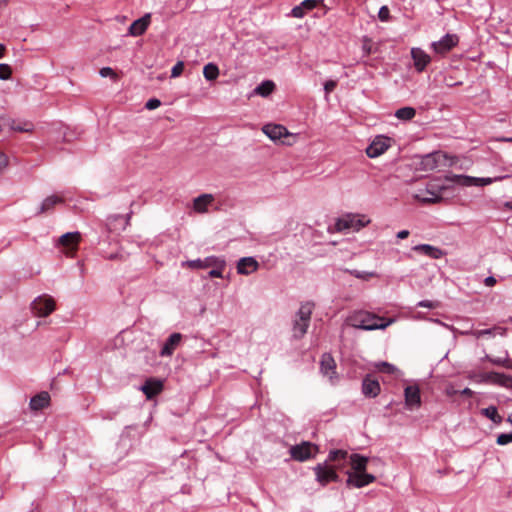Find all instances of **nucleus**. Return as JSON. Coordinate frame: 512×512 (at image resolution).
<instances>
[{
  "label": "nucleus",
  "mask_w": 512,
  "mask_h": 512,
  "mask_svg": "<svg viewBox=\"0 0 512 512\" xmlns=\"http://www.w3.org/2000/svg\"><path fill=\"white\" fill-rule=\"evenodd\" d=\"M394 321L395 320L393 318L385 319L384 317L378 316L368 311H356L346 320L349 326L365 331H373L378 329L384 330L392 323H394Z\"/></svg>",
  "instance_id": "nucleus-1"
},
{
  "label": "nucleus",
  "mask_w": 512,
  "mask_h": 512,
  "mask_svg": "<svg viewBox=\"0 0 512 512\" xmlns=\"http://www.w3.org/2000/svg\"><path fill=\"white\" fill-rule=\"evenodd\" d=\"M314 308L315 304L311 301L301 303L292 323L293 338L302 339L307 333Z\"/></svg>",
  "instance_id": "nucleus-2"
},
{
  "label": "nucleus",
  "mask_w": 512,
  "mask_h": 512,
  "mask_svg": "<svg viewBox=\"0 0 512 512\" xmlns=\"http://www.w3.org/2000/svg\"><path fill=\"white\" fill-rule=\"evenodd\" d=\"M370 219L363 214L348 213L339 217L335 223V228L338 232L342 231H359L361 228L367 226Z\"/></svg>",
  "instance_id": "nucleus-3"
},
{
  "label": "nucleus",
  "mask_w": 512,
  "mask_h": 512,
  "mask_svg": "<svg viewBox=\"0 0 512 512\" xmlns=\"http://www.w3.org/2000/svg\"><path fill=\"white\" fill-rule=\"evenodd\" d=\"M289 452L292 459L299 462H304L314 458L318 452V448L311 442L303 441L300 444L291 446Z\"/></svg>",
  "instance_id": "nucleus-4"
},
{
  "label": "nucleus",
  "mask_w": 512,
  "mask_h": 512,
  "mask_svg": "<svg viewBox=\"0 0 512 512\" xmlns=\"http://www.w3.org/2000/svg\"><path fill=\"white\" fill-rule=\"evenodd\" d=\"M182 266L188 267L190 269H206L209 267H220L225 268L226 267V260L224 257L221 256H208L204 259H194V260H187L182 263Z\"/></svg>",
  "instance_id": "nucleus-5"
},
{
  "label": "nucleus",
  "mask_w": 512,
  "mask_h": 512,
  "mask_svg": "<svg viewBox=\"0 0 512 512\" xmlns=\"http://www.w3.org/2000/svg\"><path fill=\"white\" fill-rule=\"evenodd\" d=\"M31 309L36 316L45 317L55 310V301L51 296L43 294L33 300Z\"/></svg>",
  "instance_id": "nucleus-6"
},
{
  "label": "nucleus",
  "mask_w": 512,
  "mask_h": 512,
  "mask_svg": "<svg viewBox=\"0 0 512 512\" xmlns=\"http://www.w3.org/2000/svg\"><path fill=\"white\" fill-rule=\"evenodd\" d=\"M316 480L321 485H326L329 482H334L338 480V475L336 473L335 467L331 466L327 463V461H324L323 463L317 464L313 468Z\"/></svg>",
  "instance_id": "nucleus-7"
},
{
  "label": "nucleus",
  "mask_w": 512,
  "mask_h": 512,
  "mask_svg": "<svg viewBox=\"0 0 512 512\" xmlns=\"http://www.w3.org/2000/svg\"><path fill=\"white\" fill-rule=\"evenodd\" d=\"M391 139L389 137L378 135L366 148V154L369 158H376L382 155L390 147Z\"/></svg>",
  "instance_id": "nucleus-8"
},
{
  "label": "nucleus",
  "mask_w": 512,
  "mask_h": 512,
  "mask_svg": "<svg viewBox=\"0 0 512 512\" xmlns=\"http://www.w3.org/2000/svg\"><path fill=\"white\" fill-rule=\"evenodd\" d=\"M347 485L362 488L376 480V477L366 472H347Z\"/></svg>",
  "instance_id": "nucleus-9"
},
{
  "label": "nucleus",
  "mask_w": 512,
  "mask_h": 512,
  "mask_svg": "<svg viewBox=\"0 0 512 512\" xmlns=\"http://www.w3.org/2000/svg\"><path fill=\"white\" fill-rule=\"evenodd\" d=\"M458 43V37L454 34H446L439 41L431 44L432 49L438 54H445Z\"/></svg>",
  "instance_id": "nucleus-10"
},
{
  "label": "nucleus",
  "mask_w": 512,
  "mask_h": 512,
  "mask_svg": "<svg viewBox=\"0 0 512 512\" xmlns=\"http://www.w3.org/2000/svg\"><path fill=\"white\" fill-rule=\"evenodd\" d=\"M183 335L179 332L172 333L163 344L159 354L161 357H171L175 350L180 346Z\"/></svg>",
  "instance_id": "nucleus-11"
},
{
  "label": "nucleus",
  "mask_w": 512,
  "mask_h": 512,
  "mask_svg": "<svg viewBox=\"0 0 512 512\" xmlns=\"http://www.w3.org/2000/svg\"><path fill=\"white\" fill-rule=\"evenodd\" d=\"M236 269L240 275H250L259 269V263L252 256L242 257L238 260Z\"/></svg>",
  "instance_id": "nucleus-12"
},
{
  "label": "nucleus",
  "mask_w": 512,
  "mask_h": 512,
  "mask_svg": "<svg viewBox=\"0 0 512 512\" xmlns=\"http://www.w3.org/2000/svg\"><path fill=\"white\" fill-rule=\"evenodd\" d=\"M263 133L273 141L281 140L290 135L286 127L280 124H266L262 128Z\"/></svg>",
  "instance_id": "nucleus-13"
},
{
  "label": "nucleus",
  "mask_w": 512,
  "mask_h": 512,
  "mask_svg": "<svg viewBox=\"0 0 512 512\" xmlns=\"http://www.w3.org/2000/svg\"><path fill=\"white\" fill-rule=\"evenodd\" d=\"M411 57L413 59L414 67L418 72L424 71L431 61L430 56L418 47L411 49Z\"/></svg>",
  "instance_id": "nucleus-14"
},
{
  "label": "nucleus",
  "mask_w": 512,
  "mask_h": 512,
  "mask_svg": "<svg viewBox=\"0 0 512 512\" xmlns=\"http://www.w3.org/2000/svg\"><path fill=\"white\" fill-rule=\"evenodd\" d=\"M405 404L409 409L419 407L421 404L420 390L417 385L407 386L404 390Z\"/></svg>",
  "instance_id": "nucleus-15"
},
{
  "label": "nucleus",
  "mask_w": 512,
  "mask_h": 512,
  "mask_svg": "<svg viewBox=\"0 0 512 512\" xmlns=\"http://www.w3.org/2000/svg\"><path fill=\"white\" fill-rule=\"evenodd\" d=\"M151 14L147 13L143 17L135 20L128 28L127 35L140 36L145 33L150 24Z\"/></svg>",
  "instance_id": "nucleus-16"
},
{
  "label": "nucleus",
  "mask_w": 512,
  "mask_h": 512,
  "mask_svg": "<svg viewBox=\"0 0 512 512\" xmlns=\"http://www.w3.org/2000/svg\"><path fill=\"white\" fill-rule=\"evenodd\" d=\"M440 152L429 153L421 157L418 169L424 172L433 171L438 167Z\"/></svg>",
  "instance_id": "nucleus-17"
},
{
  "label": "nucleus",
  "mask_w": 512,
  "mask_h": 512,
  "mask_svg": "<svg viewBox=\"0 0 512 512\" xmlns=\"http://www.w3.org/2000/svg\"><path fill=\"white\" fill-rule=\"evenodd\" d=\"M318 3L319 0H303L299 5L292 8L291 15L295 18L301 19L308 11L316 8Z\"/></svg>",
  "instance_id": "nucleus-18"
},
{
  "label": "nucleus",
  "mask_w": 512,
  "mask_h": 512,
  "mask_svg": "<svg viewBox=\"0 0 512 512\" xmlns=\"http://www.w3.org/2000/svg\"><path fill=\"white\" fill-rule=\"evenodd\" d=\"M362 393L366 397L374 398L380 393V384L377 380L366 376L362 381Z\"/></svg>",
  "instance_id": "nucleus-19"
},
{
  "label": "nucleus",
  "mask_w": 512,
  "mask_h": 512,
  "mask_svg": "<svg viewBox=\"0 0 512 512\" xmlns=\"http://www.w3.org/2000/svg\"><path fill=\"white\" fill-rule=\"evenodd\" d=\"M415 252H419L431 259H440L444 256V252L430 244H418L412 248Z\"/></svg>",
  "instance_id": "nucleus-20"
},
{
  "label": "nucleus",
  "mask_w": 512,
  "mask_h": 512,
  "mask_svg": "<svg viewBox=\"0 0 512 512\" xmlns=\"http://www.w3.org/2000/svg\"><path fill=\"white\" fill-rule=\"evenodd\" d=\"M64 203V198L60 195L47 196L40 204L36 215L50 212L58 204Z\"/></svg>",
  "instance_id": "nucleus-21"
},
{
  "label": "nucleus",
  "mask_w": 512,
  "mask_h": 512,
  "mask_svg": "<svg viewBox=\"0 0 512 512\" xmlns=\"http://www.w3.org/2000/svg\"><path fill=\"white\" fill-rule=\"evenodd\" d=\"M162 389V382L155 379L147 380L141 387V390L146 395L147 399H152L154 396L159 394L162 391Z\"/></svg>",
  "instance_id": "nucleus-22"
},
{
  "label": "nucleus",
  "mask_w": 512,
  "mask_h": 512,
  "mask_svg": "<svg viewBox=\"0 0 512 512\" xmlns=\"http://www.w3.org/2000/svg\"><path fill=\"white\" fill-rule=\"evenodd\" d=\"M336 363L333 357L330 354H323L320 362V370L323 375L328 376L332 379L333 375L336 373Z\"/></svg>",
  "instance_id": "nucleus-23"
},
{
  "label": "nucleus",
  "mask_w": 512,
  "mask_h": 512,
  "mask_svg": "<svg viewBox=\"0 0 512 512\" xmlns=\"http://www.w3.org/2000/svg\"><path fill=\"white\" fill-rule=\"evenodd\" d=\"M49 401H50L49 393L43 391V392H40L39 394L35 395L34 397H32L29 405L32 410L37 411V410H41L44 407L48 406Z\"/></svg>",
  "instance_id": "nucleus-24"
},
{
  "label": "nucleus",
  "mask_w": 512,
  "mask_h": 512,
  "mask_svg": "<svg viewBox=\"0 0 512 512\" xmlns=\"http://www.w3.org/2000/svg\"><path fill=\"white\" fill-rule=\"evenodd\" d=\"M7 126L16 132H32L34 129V125L29 121H17L10 118H7Z\"/></svg>",
  "instance_id": "nucleus-25"
},
{
  "label": "nucleus",
  "mask_w": 512,
  "mask_h": 512,
  "mask_svg": "<svg viewBox=\"0 0 512 512\" xmlns=\"http://www.w3.org/2000/svg\"><path fill=\"white\" fill-rule=\"evenodd\" d=\"M212 201L213 196L211 194H202L194 199L193 208L195 211L199 213L206 212L207 206L211 204Z\"/></svg>",
  "instance_id": "nucleus-26"
},
{
  "label": "nucleus",
  "mask_w": 512,
  "mask_h": 512,
  "mask_svg": "<svg viewBox=\"0 0 512 512\" xmlns=\"http://www.w3.org/2000/svg\"><path fill=\"white\" fill-rule=\"evenodd\" d=\"M368 458L360 454L350 455V464L353 472H366Z\"/></svg>",
  "instance_id": "nucleus-27"
},
{
  "label": "nucleus",
  "mask_w": 512,
  "mask_h": 512,
  "mask_svg": "<svg viewBox=\"0 0 512 512\" xmlns=\"http://www.w3.org/2000/svg\"><path fill=\"white\" fill-rule=\"evenodd\" d=\"M80 233L79 232H68L60 236L59 243L63 246L75 248L80 240Z\"/></svg>",
  "instance_id": "nucleus-28"
},
{
  "label": "nucleus",
  "mask_w": 512,
  "mask_h": 512,
  "mask_svg": "<svg viewBox=\"0 0 512 512\" xmlns=\"http://www.w3.org/2000/svg\"><path fill=\"white\" fill-rule=\"evenodd\" d=\"M275 89V83L271 80L262 81L255 89L254 94L262 97L269 96Z\"/></svg>",
  "instance_id": "nucleus-29"
},
{
  "label": "nucleus",
  "mask_w": 512,
  "mask_h": 512,
  "mask_svg": "<svg viewBox=\"0 0 512 512\" xmlns=\"http://www.w3.org/2000/svg\"><path fill=\"white\" fill-rule=\"evenodd\" d=\"M492 377H494L492 384L512 389V376L506 375L504 373L495 372V374Z\"/></svg>",
  "instance_id": "nucleus-30"
},
{
  "label": "nucleus",
  "mask_w": 512,
  "mask_h": 512,
  "mask_svg": "<svg viewBox=\"0 0 512 512\" xmlns=\"http://www.w3.org/2000/svg\"><path fill=\"white\" fill-rule=\"evenodd\" d=\"M416 115V110L413 107H402L395 112V117L400 120L409 121Z\"/></svg>",
  "instance_id": "nucleus-31"
},
{
  "label": "nucleus",
  "mask_w": 512,
  "mask_h": 512,
  "mask_svg": "<svg viewBox=\"0 0 512 512\" xmlns=\"http://www.w3.org/2000/svg\"><path fill=\"white\" fill-rule=\"evenodd\" d=\"M481 413L496 424H500L502 422V417L499 415L495 406L486 407L481 410Z\"/></svg>",
  "instance_id": "nucleus-32"
},
{
  "label": "nucleus",
  "mask_w": 512,
  "mask_h": 512,
  "mask_svg": "<svg viewBox=\"0 0 512 512\" xmlns=\"http://www.w3.org/2000/svg\"><path fill=\"white\" fill-rule=\"evenodd\" d=\"M203 75L206 80L213 81L215 80L219 75V68L217 65L213 63H208L203 68Z\"/></svg>",
  "instance_id": "nucleus-33"
},
{
  "label": "nucleus",
  "mask_w": 512,
  "mask_h": 512,
  "mask_svg": "<svg viewBox=\"0 0 512 512\" xmlns=\"http://www.w3.org/2000/svg\"><path fill=\"white\" fill-rule=\"evenodd\" d=\"M496 332H498L500 335H505L506 329L501 328V327L482 329V330H477V331L473 332V335L476 338H481L484 336H493V335H495Z\"/></svg>",
  "instance_id": "nucleus-34"
},
{
  "label": "nucleus",
  "mask_w": 512,
  "mask_h": 512,
  "mask_svg": "<svg viewBox=\"0 0 512 512\" xmlns=\"http://www.w3.org/2000/svg\"><path fill=\"white\" fill-rule=\"evenodd\" d=\"M454 180L456 183H458L462 186H466V187L477 186V177L466 176V175H455Z\"/></svg>",
  "instance_id": "nucleus-35"
},
{
  "label": "nucleus",
  "mask_w": 512,
  "mask_h": 512,
  "mask_svg": "<svg viewBox=\"0 0 512 512\" xmlns=\"http://www.w3.org/2000/svg\"><path fill=\"white\" fill-rule=\"evenodd\" d=\"M375 368L379 372L387 373V374H395L398 371L396 366H394L391 363L385 362V361L376 363Z\"/></svg>",
  "instance_id": "nucleus-36"
},
{
  "label": "nucleus",
  "mask_w": 512,
  "mask_h": 512,
  "mask_svg": "<svg viewBox=\"0 0 512 512\" xmlns=\"http://www.w3.org/2000/svg\"><path fill=\"white\" fill-rule=\"evenodd\" d=\"M348 456L347 451L345 450H331L328 454V457L325 461L332 462L338 460H345Z\"/></svg>",
  "instance_id": "nucleus-37"
},
{
  "label": "nucleus",
  "mask_w": 512,
  "mask_h": 512,
  "mask_svg": "<svg viewBox=\"0 0 512 512\" xmlns=\"http://www.w3.org/2000/svg\"><path fill=\"white\" fill-rule=\"evenodd\" d=\"M503 179L502 176H499V177H494V178H491V177H477V186L478 187H483V186H487V185H490L494 182H497L499 180Z\"/></svg>",
  "instance_id": "nucleus-38"
},
{
  "label": "nucleus",
  "mask_w": 512,
  "mask_h": 512,
  "mask_svg": "<svg viewBox=\"0 0 512 512\" xmlns=\"http://www.w3.org/2000/svg\"><path fill=\"white\" fill-rule=\"evenodd\" d=\"M12 75V69L8 64H0V80H8Z\"/></svg>",
  "instance_id": "nucleus-39"
},
{
  "label": "nucleus",
  "mask_w": 512,
  "mask_h": 512,
  "mask_svg": "<svg viewBox=\"0 0 512 512\" xmlns=\"http://www.w3.org/2000/svg\"><path fill=\"white\" fill-rule=\"evenodd\" d=\"M512 442V433H502L498 435L496 443L504 446Z\"/></svg>",
  "instance_id": "nucleus-40"
},
{
  "label": "nucleus",
  "mask_w": 512,
  "mask_h": 512,
  "mask_svg": "<svg viewBox=\"0 0 512 512\" xmlns=\"http://www.w3.org/2000/svg\"><path fill=\"white\" fill-rule=\"evenodd\" d=\"M184 69V63L182 61L177 62L171 69V77L175 78L181 75Z\"/></svg>",
  "instance_id": "nucleus-41"
},
{
  "label": "nucleus",
  "mask_w": 512,
  "mask_h": 512,
  "mask_svg": "<svg viewBox=\"0 0 512 512\" xmlns=\"http://www.w3.org/2000/svg\"><path fill=\"white\" fill-rule=\"evenodd\" d=\"M9 165V157L3 153L0 152V175L4 173V171L7 169Z\"/></svg>",
  "instance_id": "nucleus-42"
},
{
  "label": "nucleus",
  "mask_w": 512,
  "mask_h": 512,
  "mask_svg": "<svg viewBox=\"0 0 512 512\" xmlns=\"http://www.w3.org/2000/svg\"><path fill=\"white\" fill-rule=\"evenodd\" d=\"M337 86V80H327L324 83V91L326 94V97L336 88Z\"/></svg>",
  "instance_id": "nucleus-43"
},
{
  "label": "nucleus",
  "mask_w": 512,
  "mask_h": 512,
  "mask_svg": "<svg viewBox=\"0 0 512 512\" xmlns=\"http://www.w3.org/2000/svg\"><path fill=\"white\" fill-rule=\"evenodd\" d=\"M389 17H390V11H389L388 7L382 6L378 12V18L384 22V21H388Z\"/></svg>",
  "instance_id": "nucleus-44"
},
{
  "label": "nucleus",
  "mask_w": 512,
  "mask_h": 512,
  "mask_svg": "<svg viewBox=\"0 0 512 512\" xmlns=\"http://www.w3.org/2000/svg\"><path fill=\"white\" fill-rule=\"evenodd\" d=\"M161 105V101L157 98H151L145 103V108L148 110H154Z\"/></svg>",
  "instance_id": "nucleus-45"
},
{
  "label": "nucleus",
  "mask_w": 512,
  "mask_h": 512,
  "mask_svg": "<svg viewBox=\"0 0 512 512\" xmlns=\"http://www.w3.org/2000/svg\"><path fill=\"white\" fill-rule=\"evenodd\" d=\"M426 193L429 194V196H423L421 198V200L424 203L437 202L440 199V197L435 196L434 194H433L434 197H431V185H429L428 188L426 189Z\"/></svg>",
  "instance_id": "nucleus-46"
},
{
  "label": "nucleus",
  "mask_w": 512,
  "mask_h": 512,
  "mask_svg": "<svg viewBox=\"0 0 512 512\" xmlns=\"http://www.w3.org/2000/svg\"><path fill=\"white\" fill-rule=\"evenodd\" d=\"M485 359H487L489 362H491L494 365H498V366H503L504 367L505 361H506V356L505 357L494 358V357H491L489 355H486Z\"/></svg>",
  "instance_id": "nucleus-47"
},
{
  "label": "nucleus",
  "mask_w": 512,
  "mask_h": 512,
  "mask_svg": "<svg viewBox=\"0 0 512 512\" xmlns=\"http://www.w3.org/2000/svg\"><path fill=\"white\" fill-rule=\"evenodd\" d=\"M224 269L225 268L212 267V269L209 271L208 275L210 278H222Z\"/></svg>",
  "instance_id": "nucleus-48"
},
{
  "label": "nucleus",
  "mask_w": 512,
  "mask_h": 512,
  "mask_svg": "<svg viewBox=\"0 0 512 512\" xmlns=\"http://www.w3.org/2000/svg\"><path fill=\"white\" fill-rule=\"evenodd\" d=\"M99 74L101 77H115L116 74L110 67H103L100 69Z\"/></svg>",
  "instance_id": "nucleus-49"
},
{
  "label": "nucleus",
  "mask_w": 512,
  "mask_h": 512,
  "mask_svg": "<svg viewBox=\"0 0 512 512\" xmlns=\"http://www.w3.org/2000/svg\"><path fill=\"white\" fill-rule=\"evenodd\" d=\"M495 374V372H486V373H483L480 375V378L482 382H485V383H491L492 384V381H493V378L492 377L493 375Z\"/></svg>",
  "instance_id": "nucleus-50"
},
{
  "label": "nucleus",
  "mask_w": 512,
  "mask_h": 512,
  "mask_svg": "<svg viewBox=\"0 0 512 512\" xmlns=\"http://www.w3.org/2000/svg\"><path fill=\"white\" fill-rule=\"evenodd\" d=\"M417 307L433 309L435 308V303L430 300H421L417 303Z\"/></svg>",
  "instance_id": "nucleus-51"
},
{
  "label": "nucleus",
  "mask_w": 512,
  "mask_h": 512,
  "mask_svg": "<svg viewBox=\"0 0 512 512\" xmlns=\"http://www.w3.org/2000/svg\"><path fill=\"white\" fill-rule=\"evenodd\" d=\"M497 280L494 276H488L484 279V284L487 286V287H492L496 284Z\"/></svg>",
  "instance_id": "nucleus-52"
},
{
  "label": "nucleus",
  "mask_w": 512,
  "mask_h": 512,
  "mask_svg": "<svg viewBox=\"0 0 512 512\" xmlns=\"http://www.w3.org/2000/svg\"><path fill=\"white\" fill-rule=\"evenodd\" d=\"M409 231L408 230H401L397 233V238L398 239H405L409 236Z\"/></svg>",
  "instance_id": "nucleus-53"
},
{
  "label": "nucleus",
  "mask_w": 512,
  "mask_h": 512,
  "mask_svg": "<svg viewBox=\"0 0 512 512\" xmlns=\"http://www.w3.org/2000/svg\"><path fill=\"white\" fill-rule=\"evenodd\" d=\"M504 367L507 369H512V360L508 357V352H506V361Z\"/></svg>",
  "instance_id": "nucleus-54"
},
{
  "label": "nucleus",
  "mask_w": 512,
  "mask_h": 512,
  "mask_svg": "<svg viewBox=\"0 0 512 512\" xmlns=\"http://www.w3.org/2000/svg\"><path fill=\"white\" fill-rule=\"evenodd\" d=\"M461 394L462 395H467V396H472L473 395V391L470 388H464L461 391Z\"/></svg>",
  "instance_id": "nucleus-55"
},
{
  "label": "nucleus",
  "mask_w": 512,
  "mask_h": 512,
  "mask_svg": "<svg viewBox=\"0 0 512 512\" xmlns=\"http://www.w3.org/2000/svg\"><path fill=\"white\" fill-rule=\"evenodd\" d=\"M4 125H7V118L0 116V132L2 131Z\"/></svg>",
  "instance_id": "nucleus-56"
},
{
  "label": "nucleus",
  "mask_w": 512,
  "mask_h": 512,
  "mask_svg": "<svg viewBox=\"0 0 512 512\" xmlns=\"http://www.w3.org/2000/svg\"><path fill=\"white\" fill-rule=\"evenodd\" d=\"M352 273L357 278H361V279L364 278L363 274L359 271H353Z\"/></svg>",
  "instance_id": "nucleus-57"
},
{
  "label": "nucleus",
  "mask_w": 512,
  "mask_h": 512,
  "mask_svg": "<svg viewBox=\"0 0 512 512\" xmlns=\"http://www.w3.org/2000/svg\"><path fill=\"white\" fill-rule=\"evenodd\" d=\"M5 52V46L3 44H0V59L4 56Z\"/></svg>",
  "instance_id": "nucleus-58"
},
{
  "label": "nucleus",
  "mask_w": 512,
  "mask_h": 512,
  "mask_svg": "<svg viewBox=\"0 0 512 512\" xmlns=\"http://www.w3.org/2000/svg\"><path fill=\"white\" fill-rule=\"evenodd\" d=\"M504 206L509 209V210H512V201H507L505 202Z\"/></svg>",
  "instance_id": "nucleus-59"
},
{
  "label": "nucleus",
  "mask_w": 512,
  "mask_h": 512,
  "mask_svg": "<svg viewBox=\"0 0 512 512\" xmlns=\"http://www.w3.org/2000/svg\"><path fill=\"white\" fill-rule=\"evenodd\" d=\"M501 141H504V142H510L512 143V137H503L500 139Z\"/></svg>",
  "instance_id": "nucleus-60"
},
{
  "label": "nucleus",
  "mask_w": 512,
  "mask_h": 512,
  "mask_svg": "<svg viewBox=\"0 0 512 512\" xmlns=\"http://www.w3.org/2000/svg\"><path fill=\"white\" fill-rule=\"evenodd\" d=\"M8 1L7 0H1L0 1V7H5L7 5Z\"/></svg>",
  "instance_id": "nucleus-61"
},
{
  "label": "nucleus",
  "mask_w": 512,
  "mask_h": 512,
  "mask_svg": "<svg viewBox=\"0 0 512 512\" xmlns=\"http://www.w3.org/2000/svg\"><path fill=\"white\" fill-rule=\"evenodd\" d=\"M130 218H131V213H128V214H127V216H126V222H125V225H128V224H129Z\"/></svg>",
  "instance_id": "nucleus-62"
},
{
  "label": "nucleus",
  "mask_w": 512,
  "mask_h": 512,
  "mask_svg": "<svg viewBox=\"0 0 512 512\" xmlns=\"http://www.w3.org/2000/svg\"><path fill=\"white\" fill-rule=\"evenodd\" d=\"M508 422H510L512 424V413L508 417Z\"/></svg>",
  "instance_id": "nucleus-63"
}]
</instances>
